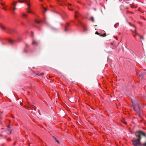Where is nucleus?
Listing matches in <instances>:
<instances>
[{"label":"nucleus","instance_id":"obj_14","mask_svg":"<svg viewBox=\"0 0 146 146\" xmlns=\"http://www.w3.org/2000/svg\"><path fill=\"white\" fill-rule=\"evenodd\" d=\"M27 16V15L25 14H23L22 17L23 18H25Z\"/></svg>","mask_w":146,"mask_h":146},{"label":"nucleus","instance_id":"obj_13","mask_svg":"<svg viewBox=\"0 0 146 146\" xmlns=\"http://www.w3.org/2000/svg\"><path fill=\"white\" fill-rule=\"evenodd\" d=\"M134 33H135V35H138L141 39H143V37L141 36H140V35H138V34L135 31V32H134Z\"/></svg>","mask_w":146,"mask_h":146},{"label":"nucleus","instance_id":"obj_7","mask_svg":"<svg viewBox=\"0 0 146 146\" xmlns=\"http://www.w3.org/2000/svg\"><path fill=\"white\" fill-rule=\"evenodd\" d=\"M7 40L11 44H13L15 42V40H12L11 38H9Z\"/></svg>","mask_w":146,"mask_h":146},{"label":"nucleus","instance_id":"obj_6","mask_svg":"<svg viewBox=\"0 0 146 146\" xmlns=\"http://www.w3.org/2000/svg\"><path fill=\"white\" fill-rule=\"evenodd\" d=\"M35 22H36V23H41V22H42L44 23H46L47 24V23L46 22V21H45V20H43V21H38V20H37L36 19L35 20Z\"/></svg>","mask_w":146,"mask_h":146},{"label":"nucleus","instance_id":"obj_24","mask_svg":"<svg viewBox=\"0 0 146 146\" xmlns=\"http://www.w3.org/2000/svg\"><path fill=\"white\" fill-rule=\"evenodd\" d=\"M65 31H67V30H66V28H65Z\"/></svg>","mask_w":146,"mask_h":146},{"label":"nucleus","instance_id":"obj_17","mask_svg":"<svg viewBox=\"0 0 146 146\" xmlns=\"http://www.w3.org/2000/svg\"><path fill=\"white\" fill-rule=\"evenodd\" d=\"M119 25V23H116L114 25V27L115 28H116V25Z\"/></svg>","mask_w":146,"mask_h":146},{"label":"nucleus","instance_id":"obj_5","mask_svg":"<svg viewBox=\"0 0 146 146\" xmlns=\"http://www.w3.org/2000/svg\"><path fill=\"white\" fill-rule=\"evenodd\" d=\"M141 138H138L137 139H134L132 140L133 144L134 146H139L141 145L140 140Z\"/></svg>","mask_w":146,"mask_h":146},{"label":"nucleus","instance_id":"obj_25","mask_svg":"<svg viewBox=\"0 0 146 146\" xmlns=\"http://www.w3.org/2000/svg\"><path fill=\"white\" fill-rule=\"evenodd\" d=\"M101 36H104L102 35H100Z\"/></svg>","mask_w":146,"mask_h":146},{"label":"nucleus","instance_id":"obj_2","mask_svg":"<svg viewBox=\"0 0 146 146\" xmlns=\"http://www.w3.org/2000/svg\"><path fill=\"white\" fill-rule=\"evenodd\" d=\"M132 105L135 111L136 112L140 111L141 108L137 101L135 100L132 101Z\"/></svg>","mask_w":146,"mask_h":146},{"label":"nucleus","instance_id":"obj_20","mask_svg":"<svg viewBox=\"0 0 146 146\" xmlns=\"http://www.w3.org/2000/svg\"><path fill=\"white\" fill-rule=\"evenodd\" d=\"M44 11H45V12H46V11H47V9H46V8H44Z\"/></svg>","mask_w":146,"mask_h":146},{"label":"nucleus","instance_id":"obj_8","mask_svg":"<svg viewBox=\"0 0 146 146\" xmlns=\"http://www.w3.org/2000/svg\"><path fill=\"white\" fill-rule=\"evenodd\" d=\"M39 43V42H37V41L35 40H33V42H32V44L33 45H37Z\"/></svg>","mask_w":146,"mask_h":146},{"label":"nucleus","instance_id":"obj_4","mask_svg":"<svg viewBox=\"0 0 146 146\" xmlns=\"http://www.w3.org/2000/svg\"><path fill=\"white\" fill-rule=\"evenodd\" d=\"M135 135L138 138H141V136L146 137V134L141 131H138L135 132Z\"/></svg>","mask_w":146,"mask_h":146},{"label":"nucleus","instance_id":"obj_3","mask_svg":"<svg viewBox=\"0 0 146 146\" xmlns=\"http://www.w3.org/2000/svg\"><path fill=\"white\" fill-rule=\"evenodd\" d=\"M0 27L3 30H4L6 32L12 34L13 32H15V31L13 29H11L8 28H6L1 24H0Z\"/></svg>","mask_w":146,"mask_h":146},{"label":"nucleus","instance_id":"obj_29","mask_svg":"<svg viewBox=\"0 0 146 146\" xmlns=\"http://www.w3.org/2000/svg\"><path fill=\"white\" fill-rule=\"evenodd\" d=\"M32 37H33V36L32 35H31Z\"/></svg>","mask_w":146,"mask_h":146},{"label":"nucleus","instance_id":"obj_10","mask_svg":"<svg viewBox=\"0 0 146 146\" xmlns=\"http://www.w3.org/2000/svg\"><path fill=\"white\" fill-rule=\"evenodd\" d=\"M137 113H138L139 114V116L141 117H142V114L141 112V110H140V111L139 112H136Z\"/></svg>","mask_w":146,"mask_h":146},{"label":"nucleus","instance_id":"obj_16","mask_svg":"<svg viewBox=\"0 0 146 146\" xmlns=\"http://www.w3.org/2000/svg\"><path fill=\"white\" fill-rule=\"evenodd\" d=\"M18 41L20 42L22 40V39L21 37H18Z\"/></svg>","mask_w":146,"mask_h":146},{"label":"nucleus","instance_id":"obj_26","mask_svg":"<svg viewBox=\"0 0 146 146\" xmlns=\"http://www.w3.org/2000/svg\"><path fill=\"white\" fill-rule=\"evenodd\" d=\"M40 1H42V0H39Z\"/></svg>","mask_w":146,"mask_h":146},{"label":"nucleus","instance_id":"obj_12","mask_svg":"<svg viewBox=\"0 0 146 146\" xmlns=\"http://www.w3.org/2000/svg\"><path fill=\"white\" fill-rule=\"evenodd\" d=\"M80 23L81 25L83 27L84 31H86L87 30V29L85 27L84 25V24L81 23Z\"/></svg>","mask_w":146,"mask_h":146},{"label":"nucleus","instance_id":"obj_18","mask_svg":"<svg viewBox=\"0 0 146 146\" xmlns=\"http://www.w3.org/2000/svg\"><path fill=\"white\" fill-rule=\"evenodd\" d=\"M91 20H92V22H94V19L93 17H92L91 18Z\"/></svg>","mask_w":146,"mask_h":146},{"label":"nucleus","instance_id":"obj_9","mask_svg":"<svg viewBox=\"0 0 146 146\" xmlns=\"http://www.w3.org/2000/svg\"><path fill=\"white\" fill-rule=\"evenodd\" d=\"M144 74V73L143 72L142 73H141L139 74V78L141 79H142V78L143 77V76Z\"/></svg>","mask_w":146,"mask_h":146},{"label":"nucleus","instance_id":"obj_21","mask_svg":"<svg viewBox=\"0 0 146 146\" xmlns=\"http://www.w3.org/2000/svg\"><path fill=\"white\" fill-rule=\"evenodd\" d=\"M76 14V15L75 16V18H76L77 17V12H75Z\"/></svg>","mask_w":146,"mask_h":146},{"label":"nucleus","instance_id":"obj_23","mask_svg":"<svg viewBox=\"0 0 146 146\" xmlns=\"http://www.w3.org/2000/svg\"><path fill=\"white\" fill-rule=\"evenodd\" d=\"M3 9L4 10H6V9L5 8H4V7H3Z\"/></svg>","mask_w":146,"mask_h":146},{"label":"nucleus","instance_id":"obj_27","mask_svg":"<svg viewBox=\"0 0 146 146\" xmlns=\"http://www.w3.org/2000/svg\"><path fill=\"white\" fill-rule=\"evenodd\" d=\"M70 10H71V11H72L73 10L72 9H70Z\"/></svg>","mask_w":146,"mask_h":146},{"label":"nucleus","instance_id":"obj_22","mask_svg":"<svg viewBox=\"0 0 146 146\" xmlns=\"http://www.w3.org/2000/svg\"><path fill=\"white\" fill-rule=\"evenodd\" d=\"M96 34L99 35H100V34L97 32H96Z\"/></svg>","mask_w":146,"mask_h":146},{"label":"nucleus","instance_id":"obj_11","mask_svg":"<svg viewBox=\"0 0 146 146\" xmlns=\"http://www.w3.org/2000/svg\"><path fill=\"white\" fill-rule=\"evenodd\" d=\"M8 129L7 130L9 131V133H8V134H11V131L10 128L9 127V126H7Z\"/></svg>","mask_w":146,"mask_h":146},{"label":"nucleus","instance_id":"obj_19","mask_svg":"<svg viewBox=\"0 0 146 146\" xmlns=\"http://www.w3.org/2000/svg\"><path fill=\"white\" fill-rule=\"evenodd\" d=\"M142 145L144 146H146V142L144 143H143Z\"/></svg>","mask_w":146,"mask_h":146},{"label":"nucleus","instance_id":"obj_15","mask_svg":"<svg viewBox=\"0 0 146 146\" xmlns=\"http://www.w3.org/2000/svg\"><path fill=\"white\" fill-rule=\"evenodd\" d=\"M54 140L58 144H59L60 143L59 141H58V140H57V139L55 137H54Z\"/></svg>","mask_w":146,"mask_h":146},{"label":"nucleus","instance_id":"obj_1","mask_svg":"<svg viewBox=\"0 0 146 146\" xmlns=\"http://www.w3.org/2000/svg\"><path fill=\"white\" fill-rule=\"evenodd\" d=\"M29 0H19L18 2L21 3L26 2L27 3V10L28 12L34 14V13L31 10H30V4L29 2ZM18 2H15L13 3L12 9L14 11H15L17 9L16 6Z\"/></svg>","mask_w":146,"mask_h":146},{"label":"nucleus","instance_id":"obj_28","mask_svg":"<svg viewBox=\"0 0 146 146\" xmlns=\"http://www.w3.org/2000/svg\"><path fill=\"white\" fill-rule=\"evenodd\" d=\"M71 99H71V98H70V100H71Z\"/></svg>","mask_w":146,"mask_h":146}]
</instances>
